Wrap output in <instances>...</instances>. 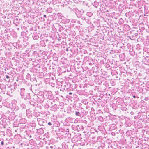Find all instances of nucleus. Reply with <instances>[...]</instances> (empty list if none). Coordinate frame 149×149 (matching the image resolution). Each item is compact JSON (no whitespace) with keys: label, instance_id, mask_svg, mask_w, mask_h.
<instances>
[{"label":"nucleus","instance_id":"obj_1","mask_svg":"<svg viewBox=\"0 0 149 149\" xmlns=\"http://www.w3.org/2000/svg\"><path fill=\"white\" fill-rule=\"evenodd\" d=\"M76 114L77 115L79 116V112H77Z\"/></svg>","mask_w":149,"mask_h":149},{"label":"nucleus","instance_id":"obj_5","mask_svg":"<svg viewBox=\"0 0 149 149\" xmlns=\"http://www.w3.org/2000/svg\"><path fill=\"white\" fill-rule=\"evenodd\" d=\"M46 15H43V16L45 17H46Z\"/></svg>","mask_w":149,"mask_h":149},{"label":"nucleus","instance_id":"obj_2","mask_svg":"<svg viewBox=\"0 0 149 149\" xmlns=\"http://www.w3.org/2000/svg\"><path fill=\"white\" fill-rule=\"evenodd\" d=\"M48 124L49 125H52V124L50 122H49L48 123Z\"/></svg>","mask_w":149,"mask_h":149},{"label":"nucleus","instance_id":"obj_3","mask_svg":"<svg viewBox=\"0 0 149 149\" xmlns=\"http://www.w3.org/2000/svg\"><path fill=\"white\" fill-rule=\"evenodd\" d=\"M6 78H9V77L8 75H6Z\"/></svg>","mask_w":149,"mask_h":149},{"label":"nucleus","instance_id":"obj_4","mask_svg":"<svg viewBox=\"0 0 149 149\" xmlns=\"http://www.w3.org/2000/svg\"><path fill=\"white\" fill-rule=\"evenodd\" d=\"M1 143L2 145H3L4 143L3 142V141L1 142Z\"/></svg>","mask_w":149,"mask_h":149},{"label":"nucleus","instance_id":"obj_7","mask_svg":"<svg viewBox=\"0 0 149 149\" xmlns=\"http://www.w3.org/2000/svg\"><path fill=\"white\" fill-rule=\"evenodd\" d=\"M133 97L134 98L135 97V96L134 95V96H133Z\"/></svg>","mask_w":149,"mask_h":149},{"label":"nucleus","instance_id":"obj_6","mask_svg":"<svg viewBox=\"0 0 149 149\" xmlns=\"http://www.w3.org/2000/svg\"><path fill=\"white\" fill-rule=\"evenodd\" d=\"M69 94H72V93H71V92H70V93H69Z\"/></svg>","mask_w":149,"mask_h":149}]
</instances>
